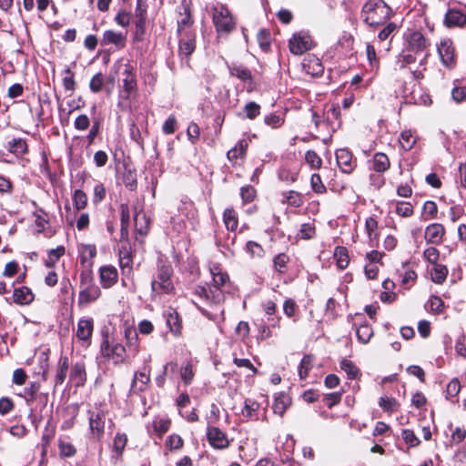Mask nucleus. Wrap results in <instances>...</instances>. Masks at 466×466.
Listing matches in <instances>:
<instances>
[{"label":"nucleus","instance_id":"nucleus-1","mask_svg":"<svg viewBox=\"0 0 466 466\" xmlns=\"http://www.w3.org/2000/svg\"><path fill=\"white\" fill-rule=\"evenodd\" d=\"M391 16V8L383 0H368L362 6L361 17L370 27L384 25Z\"/></svg>","mask_w":466,"mask_h":466},{"label":"nucleus","instance_id":"nucleus-2","mask_svg":"<svg viewBox=\"0 0 466 466\" xmlns=\"http://www.w3.org/2000/svg\"><path fill=\"white\" fill-rule=\"evenodd\" d=\"M79 279L78 305L84 306L97 300L101 296V290L94 280L92 271L90 269L83 270L80 273Z\"/></svg>","mask_w":466,"mask_h":466},{"label":"nucleus","instance_id":"nucleus-3","mask_svg":"<svg viewBox=\"0 0 466 466\" xmlns=\"http://www.w3.org/2000/svg\"><path fill=\"white\" fill-rule=\"evenodd\" d=\"M212 20L219 34H229L235 29V20L228 7L222 4L212 7Z\"/></svg>","mask_w":466,"mask_h":466},{"label":"nucleus","instance_id":"nucleus-4","mask_svg":"<svg viewBox=\"0 0 466 466\" xmlns=\"http://www.w3.org/2000/svg\"><path fill=\"white\" fill-rule=\"evenodd\" d=\"M100 352L104 359L112 361L116 365L122 364L126 360V349L118 342L110 340L106 336L100 345Z\"/></svg>","mask_w":466,"mask_h":466},{"label":"nucleus","instance_id":"nucleus-5","mask_svg":"<svg viewBox=\"0 0 466 466\" xmlns=\"http://www.w3.org/2000/svg\"><path fill=\"white\" fill-rule=\"evenodd\" d=\"M173 269L170 265L163 264L158 268L157 279L151 282V289L154 293H170L173 289V283L170 279Z\"/></svg>","mask_w":466,"mask_h":466},{"label":"nucleus","instance_id":"nucleus-6","mask_svg":"<svg viewBox=\"0 0 466 466\" xmlns=\"http://www.w3.org/2000/svg\"><path fill=\"white\" fill-rule=\"evenodd\" d=\"M89 429L92 434L98 439L104 435L106 424V412L100 408L95 407L87 410Z\"/></svg>","mask_w":466,"mask_h":466},{"label":"nucleus","instance_id":"nucleus-7","mask_svg":"<svg viewBox=\"0 0 466 466\" xmlns=\"http://www.w3.org/2000/svg\"><path fill=\"white\" fill-rule=\"evenodd\" d=\"M437 49L442 65L448 68L453 67L456 64V59L452 41L450 38L441 40Z\"/></svg>","mask_w":466,"mask_h":466},{"label":"nucleus","instance_id":"nucleus-8","mask_svg":"<svg viewBox=\"0 0 466 466\" xmlns=\"http://www.w3.org/2000/svg\"><path fill=\"white\" fill-rule=\"evenodd\" d=\"M336 161L342 173L351 174L357 167V160L348 148H339L335 153Z\"/></svg>","mask_w":466,"mask_h":466},{"label":"nucleus","instance_id":"nucleus-9","mask_svg":"<svg viewBox=\"0 0 466 466\" xmlns=\"http://www.w3.org/2000/svg\"><path fill=\"white\" fill-rule=\"evenodd\" d=\"M194 294L203 301L212 304H218L224 300L222 289H212L210 287L197 286Z\"/></svg>","mask_w":466,"mask_h":466},{"label":"nucleus","instance_id":"nucleus-10","mask_svg":"<svg viewBox=\"0 0 466 466\" xmlns=\"http://www.w3.org/2000/svg\"><path fill=\"white\" fill-rule=\"evenodd\" d=\"M407 46L409 50L415 54L422 53L428 46L430 41L420 31H412L406 36Z\"/></svg>","mask_w":466,"mask_h":466},{"label":"nucleus","instance_id":"nucleus-11","mask_svg":"<svg viewBox=\"0 0 466 466\" xmlns=\"http://www.w3.org/2000/svg\"><path fill=\"white\" fill-rule=\"evenodd\" d=\"M289 47L293 55L300 56L311 48L310 37L301 33L294 34L289 42Z\"/></svg>","mask_w":466,"mask_h":466},{"label":"nucleus","instance_id":"nucleus-12","mask_svg":"<svg viewBox=\"0 0 466 466\" xmlns=\"http://www.w3.org/2000/svg\"><path fill=\"white\" fill-rule=\"evenodd\" d=\"M207 437L208 442L215 449H226L229 445L227 435L218 427L208 426L207 429Z\"/></svg>","mask_w":466,"mask_h":466},{"label":"nucleus","instance_id":"nucleus-13","mask_svg":"<svg viewBox=\"0 0 466 466\" xmlns=\"http://www.w3.org/2000/svg\"><path fill=\"white\" fill-rule=\"evenodd\" d=\"M444 25L446 27H461L466 26V12L460 9H449L444 16Z\"/></svg>","mask_w":466,"mask_h":466},{"label":"nucleus","instance_id":"nucleus-14","mask_svg":"<svg viewBox=\"0 0 466 466\" xmlns=\"http://www.w3.org/2000/svg\"><path fill=\"white\" fill-rule=\"evenodd\" d=\"M99 279L104 289H110L117 282V269L111 265L102 266L99 268Z\"/></svg>","mask_w":466,"mask_h":466},{"label":"nucleus","instance_id":"nucleus-15","mask_svg":"<svg viewBox=\"0 0 466 466\" xmlns=\"http://www.w3.org/2000/svg\"><path fill=\"white\" fill-rule=\"evenodd\" d=\"M126 43L127 35L114 30L105 31L101 39V44L103 46L114 45L118 49L124 48L126 46Z\"/></svg>","mask_w":466,"mask_h":466},{"label":"nucleus","instance_id":"nucleus-16","mask_svg":"<svg viewBox=\"0 0 466 466\" xmlns=\"http://www.w3.org/2000/svg\"><path fill=\"white\" fill-rule=\"evenodd\" d=\"M445 228L441 224L433 223L425 228L424 238L428 243L439 245L442 242Z\"/></svg>","mask_w":466,"mask_h":466},{"label":"nucleus","instance_id":"nucleus-17","mask_svg":"<svg viewBox=\"0 0 466 466\" xmlns=\"http://www.w3.org/2000/svg\"><path fill=\"white\" fill-rule=\"evenodd\" d=\"M212 275V289H221L228 280V275L222 270V268L218 264H213L209 268Z\"/></svg>","mask_w":466,"mask_h":466},{"label":"nucleus","instance_id":"nucleus-18","mask_svg":"<svg viewBox=\"0 0 466 466\" xmlns=\"http://www.w3.org/2000/svg\"><path fill=\"white\" fill-rule=\"evenodd\" d=\"M196 48L195 35L186 32L179 41V54L182 56L188 57Z\"/></svg>","mask_w":466,"mask_h":466},{"label":"nucleus","instance_id":"nucleus-19","mask_svg":"<svg viewBox=\"0 0 466 466\" xmlns=\"http://www.w3.org/2000/svg\"><path fill=\"white\" fill-rule=\"evenodd\" d=\"M123 78V87L124 90L130 94L137 87V79L136 74L134 73V67L130 64L125 65V69L122 73Z\"/></svg>","mask_w":466,"mask_h":466},{"label":"nucleus","instance_id":"nucleus-20","mask_svg":"<svg viewBox=\"0 0 466 466\" xmlns=\"http://www.w3.org/2000/svg\"><path fill=\"white\" fill-rule=\"evenodd\" d=\"M13 297L14 301L19 305H28L35 299L32 290L27 287L15 289Z\"/></svg>","mask_w":466,"mask_h":466},{"label":"nucleus","instance_id":"nucleus-21","mask_svg":"<svg viewBox=\"0 0 466 466\" xmlns=\"http://www.w3.org/2000/svg\"><path fill=\"white\" fill-rule=\"evenodd\" d=\"M70 380L74 381L76 387H81L86 380V373L85 364L82 362L76 363L70 371Z\"/></svg>","mask_w":466,"mask_h":466},{"label":"nucleus","instance_id":"nucleus-22","mask_svg":"<svg viewBox=\"0 0 466 466\" xmlns=\"http://www.w3.org/2000/svg\"><path fill=\"white\" fill-rule=\"evenodd\" d=\"M93 333V320L82 319L77 323L76 336L81 340H88Z\"/></svg>","mask_w":466,"mask_h":466},{"label":"nucleus","instance_id":"nucleus-23","mask_svg":"<svg viewBox=\"0 0 466 466\" xmlns=\"http://www.w3.org/2000/svg\"><path fill=\"white\" fill-rule=\"evenodd\" d=\"M230 75L238 77L243 82H248V91L252 89V75L249 69L240 65H232L229 66Z\"/></svg>","mask_w":466,"mask_h":466},{"label":"nucleus","instance_id":"nucleus-24","mask_svg":"<svg viewBox=\"0 0 466 466\" xmlns=\"http://www.w3.org/2000/svg\"><path fill=\"white\" fill-rule=\"evenodd\" d=\"M223 222L228 231L234 232L238 226V212L233 208H227L223 212Z\"/></svg>","mask_w":466,"mask_h":466},{"label":"nucleus","instance_id":"nucleus-25","mask_svg":"<svg viewBox=\"0 0 466 466\" xmlns=\"http://www.w3.org/2000/svg\"><path fill=\"white\" fill-rule=\"evenodd\" d=\"M69 368V361L66 356H61L58 364L57 370L55 377V386L61 385L64 383Z\"/></svg>","mask_w":466,"mask_h":466},{"label":"nucleus","instance_id":"nucleus-26","mask_svg":"<svg viewBox=\"0 0 466 466\" xmlns=\"http://www.w3.org/2000/svg\"><path fill=\"white\" fill-rule=\"evenodd\" d=\"M260 405L258 401L247 399L241 410L242 416L247 420H258V410Z\"/></svg>","mask_w":466,"mask_h":466},{"label":"nucleus","instance_id":"nucleus-27","mask_svg":"<svg viewBox=\"0 0 466 466\" xmlns=\"http://www.w3.org/2000/svg\"><path fill=\"white\" fill-rule=\"evenodd\" d=\"M373 169L378 173H384L390 167L388 156L384 153L378 152L373 156Z\"/></svg>","mask_w":466,"mask_h":466},{"label":"nucleus","instance_id":"nucleus-28","mask_svg":"<svg viewBox=\"0 0 466 466\" xmlns=\"http://www.w3.org/2000/svg\"><path fill=\"white\" fill-rule=\"evenodd\" d=\"M290 403L291 400L288 395L284 393H279L278 396H276L274 400L272 407L274 413L282 416L286 411V409L290 405Z\"/></svg>","mask_w":466,"mask_h":466},{"label":"nucleus","instance_id":"nucleus-29","mask_svg":"<svg viewBox=\"0 0 466 466\" xmlns=\"http://www.w3.org/2000/svg\"><path fill=\"white\" fill-rule=\"evenodd\" d=\"M248 144L245 140H240L232 149H230L227 157L232 163H237L238 158H243L246 155Z\"/></svg>","mask_w":466,"mask_h":466},{"label":"nucleus","instance_id":"nucleus-30","mask_svg":"<svg viewBox=\"0 0 466 466\" xmlns=\"http://www.w3.org/2000/svg\"><path fill=\"white\" fill-rule=\"evenodd\" d=\"M96 255V248L94 245H82L80 248V260L83 265H92V259Z\"/></svg>","mask_w":466,"mask_h":466},{"label":"nucleus","instance_id":"nucleus-31","mask_svg":"<svg viewBox=\"0 0 466 466\" xmlns=\"http://www.w3.org/2000/svg\"><path fill=\"white\" fill-rule=\"evenodd\" d=\"M125 339L127 340V345L130 350L134 352H137L138 350V335L137 331L133 327H127L125 329Z\"/></svg>","mask_w":466,"mask_h":466},{"label":"nucleus","instance_id":"nucleus-32","mask_svg":"<svg viewBox=\"0 0 466 466\" xmlns=\"http://www.w3.org/2000/svg\"><path fill=\"white\" fill-rule=\"evenodd\" d=\"M334 258L337 262L338 268L344 269L350 263V257L346 248L337 247L334 251Z\"/></svg>","mask_w":466,"mask_h":466},{"label":"nucleus","instance_id":"nucleus-33","mask_svg":"<svg viewBox=\"0 0 466 466\" xmlns=\"http://www.w3.org/2000/svg\"><path fill=\"white\" fill-rule=\"evenodd\" d=\"M65 247L58 246L56 248H52L47 253V258L45 260V265L47 268H53L59 258L65 254Z\"/></svg>","mask_w":466,"mask_h":466},{"label":"nucleus","instance_id":"nucleus-34","mask_svg":"<svg viewBox=\"0 0 466 466\" xmlns=\"http://www.w3.org/2000/svg\"><path fill=\"white\" fill-rule=\"evenodd\" d=\"M134 220L137 232L140 235H146L147 233L149 224L146 214L141 211H136Z\"/></svg>","mask_w":466,"mask_h":466},{"label":"nucleus","instance_id":"nucleus-35","mask_svg":"<svg viewBox=\"0 0 466 466\" xmlns=\"http://www.w3.org/2000/svg\"><path fill=\"white\" fill-rule=\"evenodd\" d=\"M150 377L148 373L145 371L137 372L133 379L131 387L134 390L142 391L144 390L145 386L148 383Z\"/></svg>","mask_w":466,"mask_h":466},{"label":"nucleus","instance_id":"nucleus-36","mask_svg":"<svg viewBox=\"0 0 466 466\" xmlns=\"http://www.w3.org/2000/svg\"><path fill=\"white\" fill-rule=\"evenodd\" d=\"M8 148L11 153L20 156L27 151V145L25 139L14 138L8 142Z\"/></svg>","mask_w":466,"mask_h":466},{"label":"nucleus","instance_id":"nucleus-37","mask_svg":"<svg viewBox=\"0 0 466 466\" xmlns=\"http://www.w3.org/2000/svg\"><path fill=\"white\" fill-rule=\"evenodd\" d=\"M400 144L403 150H410L416 143V138L410 130H404L400 136Z\"/></svg>","mask_w":466,"mask_h":466},{"label":"nucleus","instance_id":"nucleus-38","mask_svg":"<svg viewBox=\"0 0 466 466\" xmlns=\"http://www.w3.org/2000/svg\"><path fill=\"white\" fill-rule=\"evenodd\" d=\"M127 437L125 433H116L113 441V451L116 453V457L119 458L126 447Z\"/></svg>","mask_w":466,"mask_h":466},{"label":"nucleus","instance_id":"nucleus-39","mask_svg":"<svg viewBox=\"0 0 466 466\" xmlns=\"http://www.w3.org/2000/svg\"><path fill=\"white\" fill-rule=\"evenodd\" d=\"M153 431L161 438L169 429L170 420L167 419H156L152 422Z\"/></svg>","mask_w":466,"mask_h":466},{"label":"nucleus","instance_id":"nucleus-40","mask_svg":"<svg viewBox=\"0 0 466 466\" xmlns=\"http://www.w3.org/2000/svg\"><path fill=\"white\" fill-rule=\"evenodd\" d=\"M358 339L362 343H368L373 335V329L369 324L360 325L356 331Z\"/></svg>","mask_w":466,"mask_h":466},{"label":"nucleus","instance_id":"nucleus-41","mask_svg":"<svg viewBox=\"0 0 466 466\" xmlns=\"http://www.w3.org/2000/svg\"><path fill=\"white\" fill-rule=\"evenodd\" d=\"M289 257L285 253H279L273 258L274 268L279 273H285Z\"/></svg>","mask_w":466,"mask_h":466},{"label":"nucleus","instance_id":"nucleus-42","mask_svg":"<svg viewBox=\"0 0 466 466\" xmlns=\"http://www.w3.org/2000/svg\"><path fill=\"white\" fill-rule=\"evenodd\" d=\"M340 369L347 373L348 378L350 380L356 379L360 373L359 369L354 365V363L346 359H343L340 361Z\"/></svg>","mask_w":466,"mask_h":466},{"label":"nucleus","instance_id":"nucleus-43","mask_svg":"<svg viewBox=\"0 0 466 466\" xmlns=\"http://www.w3.org/2000/svg\"><path fill=\"white\" fill-rule=\"evenodd\" d=\"M313 366V358L310 355H306L301 360V362L299 366V375L301 380H304L307 378L309 370Z\"/></svg>","mask_w":466,"mask_h":466},{"label":"nucleus","instance_id":"nucleus-44","mask_svg":"<svg viewBox=\"0 0 466 466\" xmlns=\"http://www.w3.org/2000/svg\"><path fill=\"white\" fill-rule=\"evenodd\" d=\"M395 211L400 217L409 218L413 215V207L409 202L398 201L396 203Z\"/></svg>","mask_w":466,"mask_h":466},{"label":"nucleus","instance_id":"nucleus-45","mask_svg":"<svg viewBox=\"0 0 466 466\" xmlns=\"http://www.w3.org/2000/svg\"><path fill=\"white\" fill-rule=\"evenodd\" d=\"M401 437L405 443L409 447H417L420 445V441L419 438L415 435L414 431L410 429H403L401 431Z\"/></svg>","mask_w":466,"mask_h":466},{"label":"nucleus","instance_id":"nucleus-46","mask_svg":"<svg viewBox=\"0 0 466 466\" xmlns=\"http://www.w3.org/2000/svg\"><path fill=\"white\" fill-rule=\"evenodd\" d=\"M73 202L74 206L77 210H81L86 208L87 204V196L86 194L80 189L75 190L73 194Z\"/></svg>","mask_w":466,"mask_h":466},{"label":"nucleus","instance_id":"nucleus-47","mask_svg":"<svg viewBox=\"0 0 466 466\" xmlns=\"http://www.w3.org/2000/svg\"><path fill=\"white\" fill-rule=\"evenodd\" d=\"M167 324L168 325L171 332L178 333L180 331V320L177 312L173 311L167 315Z\"/></svg>","mask_w":466,"mask_h":466},{"label":"nucleus","instance_id":"nucleus-48","mask_svg":"<svg viewBox=\"0 0 466 466\" xmlns=\"http://www.w3.org/2000/svg\"><path fill=\"white\" fill-rule=\"evenodd\" d=\"M305 160L311 167V168H314V169H319L322 164L321 158L313 150H309L306 152Z\"/></svg>","mask_w":466,"mask_h":466},{"label":"nucleus","instance_id":"nucleus-49","mask_svg":"<svg viewBox=\"0 0 466 466\" xmlns=\"http://www.w3.org/2000/svg\"><path fill=\"white\" fill-rule=\"evenodd\" d=\"M246 117L249 119L256 118L260 114V106L256 102H248L244 107Z\"/></svg>","mask_w":466,"mask_h":466},{"label":"nucleus","instance_id":"nucleus-50","mask_svg":"<svg viewBox=\"0 0 466 466\" xmlns=\"http://www.w3.org/2000/svg\"><path fill=\"white\" fill-rule=\"evenodd\" d=\"M65 76L63 77V86L66 91H74L76 87V82L74 80V73L70 68L64 70Z\"/></svg>","mask_w":466,"mask_h":466},{"label":"nucleus","instance_id":"nucleus-51","mask_svg":"<svg viewBox=\"0 0 466 466\" xmlns=\"http://www.w3.org/2000/svg\"><path fill=\"white\" fill-rule=\"evenodd\" d=\"M285 198L289 205L296 208H299L303 204L302 197L297 191L290 190L285 193Z\"/></svg>","mask_w":466,"mask_h":466},{"label":"nucleus","instance_id":"nucleus-52","mask_svg":"<svg viewBox=\"0 0 466 466\" xmlns=\"http://www.w3.org/2000/svg\"><path fill=\"white\" fill-rule=\"evenodd\" d=\"M310 186L315 193L322 194L326 192V187L322 183L321 177L319 174H313L311 176Z\"/></svg>","mask_w":466,"mask_h":466},{"label":"nucleus","instance_id":"nucleus-53","mask_svg":"<svg viewBox=\"0 0 466 466\" xmlns=\"http://www.w3.org/2000/svg\"><path fill=\"white\" fill-rule=\"evenodd\" d=\"M447 273H448V270L445 267L438 265L434 268V269L431 273L432 280L439 284L442 283L447 277Z\"/></svg>","mask_w":466,"mask_h":466},{"label":"nucleus","instance_id":"nucleus-54","mask_svg":"<svg viewBox=\"0 0 466 466\" xmlns=\"http://www.w3.org/2000/svg\"><path fill=\"white\" fill-rule=\"evenodd\" d=\"M258 41L263 50H268L270 46V33L266 29H260L258 33Z\"/></svg>","mask_w":466,"mask_h":466},{"label":"nucleus","instance_id":"nucleus-55","mask_svg":"<svg viewBox=\"0 0 466 466\" xmlns=\"http://www.w3.org/2000/svg\"><path fill=\"white\" fill-rule=\"evenodd\" d=\"M104 86V76L101 73L96 74L90 80L89 87L90 90L94 93H98L101 91Z\"/></svg>","mask_w":466,"mask_h":466},{"label":"nucleus","instance_id":"nucleus-56","mask_svg":"<svg viewBox=\"0 0 466 466\" xmlns=\"http://www.w3.org/2000/svg\"><path fill=\"white\" fill-rule=\"evenodd\" d=\"M398 26L395 23L390 22L388 23L379 33L378 38L380 41L387 40L396 30Z\"/></svg>","mask_w":466,"mask_h":466},{"label":"nucleus","instance_id":"nucleus-57","mask_svg":"<svg viewBox=\"0 0 466 466\" xmlns=\"http://www.w3.org/2000/svg\"><path fill=\"white\" fill-rule=\"evenodd\" d=\"M423 213L426 216V219H433L436 218L438 213V208L434 201H426L423 205Z\"/></svg>","mask_w":466,"mask_h":466},{"label":"nucleus","instance_id":"nucleus-58","mask_svg":"<svg viewBox=\"0 0 466 466\" xmlns=\"http://www.w3.org/2000/svg\"><path fill=\"white\" fill-rule=\"evenodd\" d=\"M315 227L311 223H304L301 225L299 236L303 239H310L315 235Z\"/></svg>","mask_w":466,"mask_h":466},{"label":"nucleus","instance_id":"nucleus-59","mask_svg":"<svg viewBox=\"0 0 466 466\" xmlns=\"http://www.w3.org/2000/svg\"><path fill=\"white\" fill-rule=\"evenodd\" d=\"M379 404L386 411H393L398 406V401L394 398L381 397Z\"/></svg>","mask_w":466,"mask_h":466},{"label":"nucleus","instance_id":"nucleus-60","mask_svg":"<svg viewBox=\"0 0 466 466\" xmlns=\"http://www.w3.org/2000/svg\"><path fill=\"white\" fill-rule=\"evenodd\" d=\"M15 405L13 400L8 397H2L0 399V414L5 415L13 410Z\"/></svg>","mask_w":466,"mask_h":466},{"label":"nucleus","instance_id":"nucleus-61","mask_svg":"<svg viewBox=\"0 0 466 466\" xmlns=\"http://www.w3.org/2000/svg\"><path fill=\"white\" fill-rule=\"evenodd\" d=\"M115 21L118 25L126 27L130 24L131 15L124 10L119 11L115 17Z\"/></svg>","mask_w":466,"mask_h":466},{"label":"nucleus","instance_id":"nucleus-62","mask_svg":"<svg viewBox=\"0 0 466 466\" xmlns=\"http://www.w3.org/2000/svg\"><path fill=\"white\" fill-rule=\"evenodd\" d=\"M166 443L170 450H177L183 446L184 442L179 435L173 434L168 437Z\"/></svg>","mask_w":466,"mask_h":466},{"label":"nucleus","instance_id":"nucleus-63","mask_svg":"<svg viewBox=\"0 0 466 466\" xmlns=\"http://www.w3.org/2000/svg\"><path fill=\"white\" fill-rule=\"evenodd\" d=\"M451 96L457 103L466 100V86H455L451 90Z\"/></svg>","mask_w":466,"mask_h":466},{"label":"nucleus","instance_id":"nucleus-64","mask_svg":"<svg viewBox=\"0 0 466 466\" xmlns=\"http://www.w3.org/2000/svg\"><path fill=\"white\" fill-rule=\"evenodd\" d=\"M455 350L456 352L466 358V335L461 334L456 340L455 344Z\"/></svg>","mask_w":466,"mask_h":466}]
</instances>
